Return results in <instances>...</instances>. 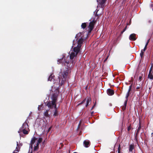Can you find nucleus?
<instances>
[{
	"instance_id": "nucleus-1",
	"label": "nucleus",
	"mask_w": 153,
	"mask_h": 153,
	"mask_svg": "<svg viewBox=\"0 0 153 153\" xmlns=\"http://www.w3.org/2000/svg\"><path fill=\"white\" fill-rule=\"evenodd\" d=\"M57 61L59 62V64L61 63L64 64L66 67V68L67 69L66 70L62 73V76L60 77H59V82L60 83V85H62L64 84L66 80L70 71L69 68L72 67L73 63H69V62L67 60H66L64 57L62 59H59Z\"/></svg>"
},
{
	"instance_id": "nucleus-2",
	"label": "nucleus",
	"mask_w": 153,
	"mask_h": 153,
	"mask_svg": "<svg viewBox=\"0 0 153 153\" xmlns=\"http://www.w3.org/2000/svg\"><path fill=\"white\" fill-rule=\"evenodd\" d=\"M57 98L58 96L56 94H53L52 97V100L48 102L46 105L50 108L52 109L54 107L55 110L53 114L54 117L57 116L59 114L56 103L57 100Z\"/></svg>"
},
{
	"instance_id": "nucleus-3",
	"label": "nucleus",
	"mask_w": 153,
	"mask_h": 153,
	"mask_svg": "<svg viewBox=\"0 0 153 153\" xmlns=\"http://www.w3.org/2000/svg\"><path fill=\"white\" fill-rule=\"evenodd\" d=\"M83 39H76L73 41V45L74 46L76 45L74 47L73 49V52L76 54H78L79 52L82 45L83 41Z\"/></svg>"
},
{
	"instance_id": "nucleus-4",
	"label": "nucleus",
	"mask_w": 153,
	"mask_h": 153,
	"mask_svg": "<svg viewBox=\"0 0 153 153\" xmlns=\"http://www.w3.org/2000/svg\"><path fill=\"white\" fill-rule=\"evenodd\" d=\"M77 55L72 51L71 53L70 56H68L66 57L65 55H63L61 59H62L64 57L65 58L66 60H67L69 62V63L73 64V59L74 57L76 56Z\"/></svg>"
},
{
	"instance_id": "nucleus-5",
	"label": "nucleus",
	"mask_w": 153,
	"mask_h": 153,
	"mask_svg": "<svg viewBox=\"0 0 153 153\" xmlns=\"http://www.w3.org/2000/svg\"><path fill=\"white\" fill-rule=\"evenodd\" d=\"M96 20H95V18H93L92 21L91 22L89 23V25L88 26L89 30L88 31L89 33H90L92 30L93 29L94 23H95Z\"/></svg>"
},
{
	"instance_id": "nucleus-6",
	"label": "nucleus",
	"mask_w": 153,
	"mask_h": 153,
	"mask_svg": "<svg viewBox=\"0 0 153 153\" xmlns=\"http://www.w3.org/2000/svg\"><path fill=\"white\" fill-rule=\"evenodd\" d=\"M106 1V0H97L98 5H100L99 6L102 9V10L103 9L104 5Z\"/></svg>"
},
{
	"instance_id": "nucleus-7",
	"label": "nucleus",
	"mask_w": 153,
	"mask_h": 153,
	"mask_svg": "<svg viewBox=\"0 0 153 153\" xmlns=\"http://www.w3.org/2000/svg\"><path fill=\"white\" fill-rule=\"evenodd\" d=\"M141 123L140 121L139 122V126L137 130L136 131V134H135V139H136V141L137 140L138 135V134L139 133V132L141 129Z\"/></svg>"
},
{
	"instance_id": "nucleus-8",
	"label": "nucleus",
	"mask_w": 153,
	"mask_h": 153,
	"mask_svg": "<svg viewBox=\"0 0 153 153\" xmlns=\"http://www.w3.org/2000/svg\"><path fill=\"white\" fill-rule=\"evenodd\" d=\"M85 33L84 32H79L76 35L75 38H87V37L84 38L83 37V34Z\"/></svg>"
},
{
	"instance_id": "nucleus-9",
	"label": "nucleus",
	"mask_w": 153,
	"mask_h": 153,
	"mask_svg": "<svg viewBox=\"0 0 153 153\" xmlns=\"http://www.w3.org/2000/svg\"><path fill=\"white\" fill-rule=\"evenodd\" d=\"M23 129H29V126L27 123L26 122H25L23 124L22 126L20 128L19 130H23Z\"/></svg>"
},
{
	"instance_id": "nucleus-10",
	"label": "nucleus",
	"mask_w": 153,
	"mask_h": 153,
	"mask_svg": "<svg viewBox=\"0 0 153 153\" xmlns=\"http://www.w3.org/2000/svg\"><path fill=\"white\" fill-rule=\"evenodd\" d=\"M107 93L108 95L112 96L114 94V90L108 88L107 90Z\"/></svg>"
},
{
	"instance_id": "nucleus-11",
	"label": "nucleus",
	"mask_w": 153,
	"mask_h": 153,
	"mask_svg": "<svg viewBox=\"0 0 153 153\" xmlns=\"http://www.w3.org/2000/svg\"><path fill=\"white\" fill-rule=\"evenodd\" d=\"M83 144L85 147L88 148L89 146L90 143L89 141L88 140H85L83 142Z\"/></svg>"
},
{
	"instance_id": "nucleus-12",
	"label": "nucleus",
	"mask_w": 153,
	"mask_h": 153,
	"mask_svg": "<svg viewBox=\"0 0 153 153\" xmlns=\"http://www.w3.org/2000/svg\"><path fill=\"white\" fill-rule=\"evenodd\" d=\"M136 87L137 91L142 90L143 89L142 84L141 85L140 84H137Z\"/></svg>"
},
{
	"instance_id": "nucleus-13",
	"label": "nucleus",
	"mask_w": 153,
	"mask_h": 153,
	"mask_svg": "<svg viewBox=\"0 0 153 153\" xmlns=\"http://www.w3.org/2000/svg\"><path fill=\"white\" fill-rule=\"evenodd\" d=\"M134 148V144H130L129 145V152H132Z\"/></svg>"
},
{
	"instance_id": "nucleus-14",
	"label": "nucleus",
	"mask_w": 153,
	"mask_h": 153,
	"mask_svg": "<svg viewBox=\"0 0 153 153\" xmlns=\"http://www.w3.org/2000/svg\"><path fill=\"white\" fill-rule=\"evenodd\" d=\"M27 129H24L19 130L18 132L19 133H20L22 132L25 134H28V132L27 131Z\"/></svg>"
},
{
	"instance_id": "nucleus-15",
	"label": "nucleus",
	"mask_w": 153,
	"mask_h": 153,
	"mask_svg": "<svg viewBox=\"0 0 153 153\" xmlns=\"http://www.w3.org/2000/svg\"><path fill=\"white\" fill-rule=\"evenodd\" d=\"M37 138L35 137H33L31 140L30 144H34Z\"/></svg>"
},
{
	"instance_id": "nucleus-16",
	"label": "nucleus",
	"mask_w": 153,
	"mask_h": 153,
	"mask_svg": "<svg viewBox=\"0 0 153 153\" xmlns=\"http://www.w3.org/2000/svg\"><path fill=\"white\" fill-rule=\"evenodd\" d=\"M153 33V31L152 30H150L149 31L148 33V34H147V37L148 38H151V36L152 35Z\"/></svg>"
},
{
	"instance_id": "nucleus-17",
	"label": "nucleus",
	"mask_w": 153,
	"mask_h": 153,
	"mask_svg": "<svg viewBox=\"0 0 153 153\" xmlns=\"http://www.w3.org/2000/svg\"><path fill=\"white\" fill-rule=\"evenodd\" d=\"M147 78L150 79L152 80L153 79V75L152 73H149Z\"/></svg>"
},
{
	"instance_id": "nucleus-18",
	"label": "nucleus",
	"mask_w": 153,
	"mask_h": 153,
	"mask_svg": "<svg viewBox=\"0 0 153 153\" xmlns=\"http://www.w3.org/2000/svg\"><path fill=\"white\" fill-rule=\"evenodd\" d=\"M17 143V147L15 149L16 151L17 152H19L20 150V146L18 144V142H16Z\"/></svg>"
},
{
	"instance_id": "nucleus-19",
	"label": "nucleus",
	"mask_w": 153,
	"mask_h": 153,
	"mask_svg": "<svg viewBox=\"0 0 153 153\" xmlns=\"http://www.w3.org/2000/svg\"><path fill=\"white\" fill-rule=\"evenodd\" d=\"M54 77V75H53V74H51L49 77L48 78V80L50 81H52V79H53V77Z\"/></svg>"
},
{
	"instance_id": "nucleus-20",
	"label": "nucleus",
	"mask_w": 153,
	"mask_h": 153,
	"mask_svg": "<svg viewBox=\"0 0 153 153\" xmlns=\"http://www.w3.org/2000/svg\"><path fill=\"white\" fill-rule=\"evenodd\" d=\"M91 99L90 97L88 98L86 100V107H87L88 105L89 102L91 101Z\"/></svg>"
},
{
	"instance_id": "nucleus-21",
	"label": "nucleus",
	"mask_w": 153,
	"mask_h": 153,
	"mask_svg": "<svg viewBox=\"0 0 153 153\" xmlns=\"http://www.w3.org/2000/svg\"><path fill=\"white\" fill-rule=\"evenodd\" d=\"M39 144L37 143H36V146H35L33 150L34 151H36L38 149L39 147Z\"/></svg>"
},
{
	"instance_id": "nucleus-22",
	"label": "nucleus",
	"mask_w": 153,
	"mask_h": 153,
	"mask_svg": "<svg viewBox=\"0 0 153 153\" xmlns=\"http://www.w3.org/2000/svg\"><path fill=\"white\" fill-rule=\"evenodd\" d=\"M136 36V34L134 33L131 34L130 35L129 38H135Z\"/></svg>"
},
{
	"instance_id": "nucleus-23",
	"label": "nucleus",
	"mask_w": 153,
	"mask_h": 153,
	"mask_svg": "<svg viewBox=\"0 0 153 153\" xmlns=\"http://www.w3.org/2000/svg\"><path fill=\"white\" fill-rule=\"evenodd\" d=\"M86 26V24L85 23H82L81 25L82 28L83 29H85Z\"/></svg>"
},
{
	"instance_id": "nucleus-24",
	"label": "nucleus",
	"mask_w": 153,
	"mask_h": 153,
	"mask_svg": "<svg viewBox=\"0 0 153 153\" xmlns=\"http://www.w3.org/2000/svg\"><path fill=\"white\" fill-rule=\"evenodd\" d=\"M44 115L46 117L49 116L48 110H46V111L44 113Z\"/></svg>"
},
{
	"instance_id": "nucleus-25",
	"label": "nucleus",
	"mask_w": 153,
	"mask_h": 153,
	"mask_svg": "<svg viewBox=\"0 0 153 153\" xmlns=\"http://www.w3.org/2000/svg\"><path fill=\"white\" fill-rule=\"evenodd\" d=\"M143 75V74H139V77L138 80L140 82L142 80V77Z\"/></svg>"
},
{
	"instance_id": "nucleus-26",
	"label": "nucleus",
	"mask_w": 153,
	"mask_h": 153,
	"mask_svg": "<svg viewBox=\"0 0 153 153\" xmlns=\"http://www.w3.org/2000/svg\"><path fill=\"white\" fill-rule=\"evenodd\" d=\"M144 51H143L141 50L140 53V56L141 58H142L143 57V56L144 55Z\"/></svg>"
},
{
	"instance_id": "nucleus-27",
	"label": "nucleus",
	"mask_w": 153,
	"mask_h": 153,
	"mask_svg": "<svg viewBox=\"0 0 153 153\" xmlns=\"http://www.w3.org/2000/svg\"><path fill=\"white\" fill-rule=\"evenodd\" d=\"M130 91H128L127 92L126 96V100L128 99V97L130 93Z\"/></svg>"
},
{
	"instance_id": "nucleus-28",
	"label": "nucleus",
	"mask_w": 153,
	"mask_h": 153,
	"mask_svg": "<svg viewBox=\"0 0 153 153\" xmlns=\"http://www.w3.org/2000/svg\"><path fill=\"white\" fill-rule=\"evenodd\" d=\"M42 139H43L42 137H39V138L37 143H38L39 144L42 141Z\"/></svg>"
},
{
	"instance_id": "nucleus-29",
	"label": "nucleus",
	"mask_w": 153,
	"mask_h": 153,
	"mask_svg": "<svg viewBox=\"0 0 153 153\" xmlns=\"http://www.w3.org/2000/svg\"><path fill=\"white\" fill-rule=\"evenodd\" d=\"M86 100V98L82 102L79 103L78 104V105H79L82 104H83L85 102Z\"/></svg>"
},
{
	"instance_id": "nucleus-30",
	"label": "nucleus",
	"mask_w": 153,
	"mask_h": 153,
	"mask_svg": "<svg viewBox=\"0 0 153 153\" xmlns=\"http://www.w3.org/2000/svg\"><path fill=\"white\" fill-rule=\"evenodd\" d=\"M120 150H121L120 146V145H119V146L118 148V153H120Z\"/></svg>"
},
{
	"instance_id": "nucleus-31",
	"label": "nucleus",
	"mask_w": 153,
	"mask_h": 153,
	"mask_svg": "<svg viewBox=\"0 0 153 153\" xmlns=\"http://www.w3.org/2000/svg\"><path fill=\"white\" fill-rule=\"evenodd\" d=\"M128 100V99L126 100L124 102V105L123 106H124L125 107H126Z\"/></svg>"
},
{
	"instance_id": "nucleus-32",
	"label": "nucleus",
	"mask_w": 153,
	"mask_h": 153,
	"mask_svg": "<svg viewBox=\"0 0 153 153\" xmlns=\"http://www.w3.org/2000/svg\"><path fill=\"white\" fill-rule=\"evenodd\" d=\"M131 129V125H130L129 126H128V128H127V130L128 131H129Z\"/></svg>"
},
{
	"instance_id": "nucleus-33",
	"label": "nucleus",
	"mask_w": 153,
	"mask_h": 153,
	"mask_svg": "<svg viewBox=\"0 0 153 153\" xmlns=\"http://www.w3.org/2000/svg\"><path fill=\"white\" fill-rule=\"evenodd\" d=\"M153 65L150 68V70L149 73H152V70Z\"/></svg>"
},
{
	"instance_id": "nucleus-34",
	"label": "nucleus",
	"mask_w": 153,
	"mask_h": 153,
	"mask_svg": "<svg viewBox=\"0 0 153 153\" xmlns=\"http://www.w3.org/2000/svg\"><path fill=\"white\" fill-rule=\"evenodd\" d=\"M132 86V85H131L129 86V89H128V91H131V89Z\"/></svg>"
},
{
	"instance_id": "nucleus-35",
	"label": "nucleus",
	"mask_w": 153,
	"mask_h": 153,
	"mask_svg": "<svg viewBox=\"0 0 153 153\" xmlns=\"http://www.w3.org/2000/svg\"><path fill=\"white\" fill-rule=\"evenodd\" d=\"M147 46H146L145 45V47L142 50L143 51H145L147 49Z\"/></svg>"
},
{
	"instance_id": "nucleus-36",
	"label": "nucleus",
	"mask_w": 153,
	"mask_h": 153,
	"mask_svg": "<svg viewBox=\"0 0 153 153\" xmlns=\"http://www.w3.org/2000/svg\"><path fill=\"white\" fill-rule=\"evenodd\" d=\"M98 11V10H97V9L95 10V12H96V13L95 14V16L96 17L97 16H98V15L97 14V12Z\"/></svg>"
},
{
	"instance_id": "nucleus-37",
	"label": "nucleus",
	"mask_w": 153,
	"mask_h": 153,
	"mask_svg": "<svg viewBox=\"0 0 153 153\" xmlns=\"http://www.w3.org/2000/svg\"><path fill=\"white\" fill-rule=\"evenodd\" d=\"M126 107H125L124 106H123L122 108V110L123 111L125 110L126 109Z\"/></svg>"
},
{
	"instance_id": "nucleus-38",
	"label": "nucleus",
	"mask_w": 153,
	"mask_h": 153,
	"mask_svg": "<svg viewBox=\"0 0 153 153\" xmlns=\"http://www.w3.org/2000/svg\"><path fill=\"white\" fill-rule=\"evenodd\" d=\"M33 144H30V148L31 149H32L33 148Z\"/></svg>"
},
{
	"instance_id": "nucleus-39",
	"label": "nucleus",
	"mask_w": 153,
	"mask_h": 153,
	"mask_svg": "<svg viewBox=\"0 0 153 153\" xmlns=\"http://www.w3.org/2000/svg\"><path fill=\"white\" fill-rule=\"evenodd\" d=\"M95 105H96V103L94 104V105L92 107V108L91 110H92L94 108V107L95 106Z\"/></svg>"
},
{
	"instance_id": "nucleus-40",
	"label": "nucleus",
	"mask_w": 153,
	"mask_h": 153,
	"mask_svg": "<svg viewBox=\"0 0 153 153\" xmlns=\"http://www.w3.org/2000/svg\"><path fill=\"white\" fill-rule=\"evenodd\" d=\"M126 27H127V26H126L125 28L124 29L123 31L122 32V33L123 32H124L126 30Z\"/></svg>"
},
{
	"instance_id": "nucleus-41",
	"label": "nucleus",
	"mask_w": 153,
	"mask_h": 153,
	"mask_svg": "<svg viewBox=\"0 0 153 153\" xmlns=\"http://www.w3.org/2000/svg\"><path fill=\"white\" fill-rule=\"evenodd\" d=\"M94 111H91V116H92L93 115V114H94Z\"/></svg>"
},
{
	"instance_id": "nucleus-42",
	"label": "nucleus",
	"mask_w": 153,
	"mask_h": 153,
	"mask_svg": "<svg viewBox=\"0 0 153 153\" xmlns=\"http://www.w3.org/2000/svg\"><path fill=\"white\" fill-rule=\"evenodd\" d=\"M136 39H130V40L133 41L135 40Z\"/></svg>"
},
{
	"instance_id": "nucleus-43",
	"label": "nucleus",
	"mask_w": 153,
	"mask_h": 153,
	"mask_svg": "<svg viewBox=\"0 0 153 153\" xmlns=\"http://www.w3.org/2000/svg\"><path fill=\"white\" fill-rule=\"evenodd\" d=\"M150 39H149L148 40L146 43H147L149 44Z\"/></svg>"
},
{
	"instance_id": "nucleus-44",
	"label": "nucleus",
	"mask_w": 153,
	"mask_h": 153,
	"mask_svg": "<svg viewBox=\"0 0 153 153\" xmlns=\"http://www.w3.org/2000/svg\"><path fill=\"white\" fill-rule=\"evenodd\" d=\"M150 39H149L148 40L146 43H147L149 44Z\"/></svg>"
},
{
	"instance_id": "nucleus-45",
	"label": "nucleus",
	"mask_w": 153,
	"mask_h": 153,
	"mask_svg": "<svg viewBox=\"0 0 153 153\" xmlns=\"http://www.w3.org/2000/svg\"><path fill=\"white\" fill-rule=\"evenodd\" d=\"M18 152H17V151H16V150H15L14 152H13V153H18Z\"/></svg>"
},
{
	"instance_id": "nucleus-46",
	"label": "nucleus",
	"mask_w": 153,
	"mask_h": 153,
	"mask_svg": "<svg viewBox=\"0 0 153 153\" xmlns=\"http://www.w3.org/2000/svg\"><path fill=\"white\" fill-rule=\"evenodd\" d=\"M81 123V121H80L79 122V125H78V127H79V126H80Z\"/></svg>"
},
{
	"instance_id": "nucleus-47",
	"label": "nucleus",
	"mask_w": 153,
	"mask_h": 153,
	"mask_svg": "<svg viewBox=\"0 0 153 153\" xmlns=\"http://www.w3.org/2000/svg\"><path fill=\"white\" fill-rule=\"evenodd\" d=\"M20 146H22V143H20L19 145Z\"/></svg>"
},
{
	"instance_id": "nucleus-48",
	"label": "nucleus",
	"mask_w": 153,
	"mask_h": 153,
	"mask_svg": "<svg viewBox=\"0 0 153 153\" xmlns=\"http://www.w3.org/2000/svg\"><path fill=\"white\" fill-rule=\"evenodd\" d=\"M148 44L147 43H146V45H145L146 46H147L148 45Z\"/></svg>"
},
{
	"instance_id": "nucleus-49",
	"label": "nucleus",
	"mask_w": 153,
	"mask_h": 153,
	"mask_svg": "<svg viewBox=\"0 0 153 153\" xmlns=\"http://www.w3.org/2000/svg\"><path fill=\"white\" fill-rule=\"evenodd\" d=\"M107 58L105 60H104V62H105V61L107 60Z\"/></svg>"
},
{
	"instance_id": "nucleus-50",
	"label": "nucleus",
	"mask_w": 153,
	"mask_h": 153,
	"mask_svg": "<svg viewBox=\"0 0 153 153\" xmlns=\"http://www.w3.org/2000/svg\"><path fill=\"white\" fill-rule=\"evenodd\" d=\"M30 153H32V151H31V152H30Z\"/></svg>"
},
{
	"instance_id": "nucleus-51",
	"label": "nucleus",
	"mask_w": 153,
	"mask_h": 153,
	"mask_svg": "<svg viewBox=\"0 0 153 153\" xmlns=\"http://www.w3.org/2000/svg\"><path fill=\"white\" fill-rule=\"evenodd\" d=\"M50 128H49V130H50Z\"/></svg>"
},
{
	"instance_id": "nucleus-52",
	"label": "nucleus",
	"mask_w": 153,
	"mask_h": 153,
	"mask_svg": "<svg viewBox=\"0 0 153 153\" xmlns=\"http://www.w3.org/2000/svg\"><path fill=\"white\" fill-rule=\"evenodd\" d=\"M50 128H49V130H50Z\"/></svg>"
},
{
	"instance_id": "nucleus-53",
	"label": "nucleus",
	"mask_w": 153,
	"mask_h": 153,
	"mask_svg": "<svg viewBox=\"0 0 153 153\" xmlns=\"http://www.w3.org/2000/svg\"><path fill=\"white\" fill-rule=\"evenodd\" d=\"M38 109L39 110V107H38Z\"/></svg>"
},
{
	"instance_id": "nucleus-54",
	"label": "nucleus",
	"mask_w": 153,
	"mask_h": 153,
	"mask_svg": "<svg viewBox=\"0 0 153 153\" xmlns=\"http://www.w3.org/2000/svg\"><path fill=\"white\" fill-rule=\"evenodd\" d=\"M97 19H98V18H97V19H95V20H97Z\"/></svg>"
}]
</instances>
